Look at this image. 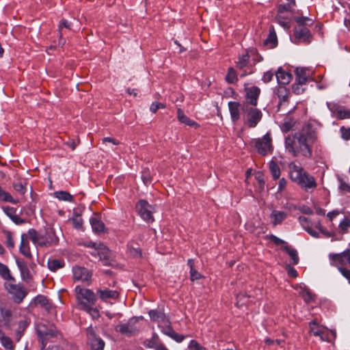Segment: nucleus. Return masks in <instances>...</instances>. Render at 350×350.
<instances>
[{
	"label": "nucleus",
	"instance_id": "1",
	"mask_svg": "<svg viewBox=\"0 0 350 350\" xmlns=\"http://www.w3.org/2000/svg\"><path fill=\"white\" fill-rule=\"evenodd\" d=\"M317 139V131L311 124L303 126L301 130L293 135L286 137L284 146L286 152L295 157L301 155L309 158L312 156V146Z\"/></svg>",
	"mask_w": 350,
	"mask_h": 350
},
{
	"label": "nucleus",
	"instance_id": "2",
	"mask_svg": "<svg viewBox=\"0 0 350 350\" xmlns=\"http://www.w3.org/2000/svg\"><path fill=\"white\" fill-rule=\"evenodd\" d=\"M289 178L299 185L306 191L313 190L317 187L316 181L313 176H310L300 165L295 162L288 164Z\"/></svg>",
	"mask_w": 350,
	"mask_h": 350
},
{
	"label": "nucleus",
	"instance_id": "3",
	"mask_svg": "<svg viewBox=\"0 0 350 350\" xmlns=\"http://www.w3.org/2000/svg\"><path fill=\"white\" fill-rule=\"evenodd\" d=\"M243 124L248 128H254L260 121L262 113L258 109L250 106L248 103H243L241 106Z\"/></svg>",
	"mask_w": 350,
	"mask_h": 350
},
{
	"label": "nucleus",
	"instance_id": "4",
	"mask_svg": "<svg viewBox=\"0 0 350 350\" xmlns=\"http://www.w3.org/2000/svg\"><path fill=\"white\" fill-rule=\"evenodd\" d=\"M29 234L32 242L41 247H49L58 242V238L52 228L46 230L44 234H38L36 230L31 229Z\"/></svg>",
	"mask_w": 350,
	"mask_h": 350
},
{
	"label": "nucleus",
	"instance_id": "5",
	"mask_svg": "<svg viewBox=\"0 0 350 350\" xmlns=\"http://www.w3.org/2000/svg\"><path fill=\"white\" fill-rule=\"evenodd\" d=\"M141 317H133L126 323H122L116 326L115 330L125 336H131L136 334L140 327L138 325L139 320L142 319Z\"/></svg>",
	"mask_w": 350,
	"mask_h": 350
},
{
	"label": "nucleus",
	"instance_id": "6",
	"mask_svg": "<svg viewBox=\"0 0 350 350\" xmlns=\"http://www.w3.org/2000/svg\"><path fill=\"white\" fill-rule=\"evenodd\" d=\"M136 210L145 221L151 223L154 221L152 214L156 211L155 206L149 204L145 200H140L136 204Z\"/></svg>",
	"mask_w": 350,
	"mask_h": 350
},
{
	"label": "nucleus",
	"instance_id": "7",
	"mask_svg": "<svg viewBox=\"0 0 350 350\" xmlns=\"http://www.w3.org/2000/svg\"><path fill=\"white\" fill-rule=\"evenodd\" d=\"M4 286L6 291L12 295L14 301L16 303L21 302L27 295L25 288L22 285L15 284L14 278L6 281Z\"/></svg>",
	"mask_w": 350,
	"mask_h": 350
},
{
	"label": "nucleus",
	"instance_id": "8",
	"mask_svg": "<svg viewBox=\"0 0 350 350\" xmlns=\"http://www.w3.org/2000/svg\"><path fill=\"white\" fill-rule=\"evenodd\" d=\"M252 143L257 152L261 155L265 156L273 150L271 137L269 133H267L261 138L253 139Z\"/></svg>",
	"mask_w": 350,
	"mask_h": 350
},
{
	"label": "nucleus",
	"instance_id": "9",
	"mask_svg": "<svg viewBox=\"0 0 350 350\" xmlns=\"http://www.w3.org/2000/svg\"><path fill=\"white\" fill-rule=\"evenodd\" d=\"M75 292L81 308L85 304L94 305L96 299L92 290L77 286L75 288Z\"/></svg>",
	"mask_w": 350,
	"mask_h": 350
},
{
	"label": "nucleus",
	"instance_id": "10",
	"mask_svg": "<svg viewBox=\"0 0 350 350\" xmlns=\"http://www.w3.org/2000/svg\"><path fill=\"white\" fill-rule=\"evenodd\" d=\"M294 39L295 42H306L308 43L311 41V34L306 26V23H297L294 28Z\"/></svg>",
	"mask_w": 350,
	"mask_h": 350
},
{
	"label": "nucleus",
	"instance_id": "11",
	"mask_svg": "<svg viewBox=\"0 0 350 350\" xmlns=\"http://www.w3.org/2000/svg\"><path fill=\"white\" fill-rule=\"evenodd\" d=\"M327 106L334 117L340 120L350 118V109L334 103H327Z\"/></svg>",
	"mask_w": 350,
	"mask_h": 350
},
{
	"label": "nucleus",
	"instance_id": "12",
	"mask_svg": "<svg viewBox=\"0 0 350 350\" xmlns=\"http://www.w3.org/2000/svg\"><path fill=\"white\" fill-rule=\"evenodd\" d=\"M36 329L38 334L42 340L43 346L44 345V341L49 338L55 336L57 332L55 328L53 326L47 327L46 325L42 323L37 325Z\"/></svg>",
	"mask_w": 350,
	"mask_h": 350
},
{
	"label": "nucleus",
	"instance_id": "13",
	"mask_svg": "<svg viewBox=\"0 0 350 350\" xmlns=\"http://www.w3.org/2000/svg\"><path fill=\"white\" fill-rule=\"evenodd\" d=\"M88 343L92 350H103L105 342L97 337L92 327H89L88 331Z\"/></svg>",
	"mask_w": 350,
	"mask_h": 350
},
{
	"label": "nucleus",
	"instance_id": "14",
	"mask_svg": "<svg viewBox=\"0 0 350 350\" xmlns=\"http://www.w3.org/2000/svg\"><path fill=\"white\" fill-rule=\"evenodd\" d=\"M310 332L316 336H319L323 341L329 342L331 339L327 334V329L320 326L315 321L310 323Z\"/></svg>",
	"mask_w": 350,
	"mask_h": 350
},
{
	"label": "nucleus",
	"instance_id": "15",
	"mask_svg": "<svg viewBox=\"0 0 350 350\" xmlns=\"http://www.w3.org/2000/svg\"><path fill=\"white\" fill-rule=\"evenodd\" d=\"M72 273L75 280L81 282H88L92 276V273L88 269L79 266L73 267Z\"/></svg>",
	"mask_w": 350,
	"mask_h": 350
},
{
	"label": "nucleus",
	"instance_id": "16",
	"mask_svg": "<svg viewBox=\"0 0 350 350\" xmlns=\"http://www.w3.org/2000/svg\"><path fill=\"white\" fill-rule=\"evenodd\" d=\"M260 92V88L256 86H252L247 88L246 90L247 102L245 103H248L250 106H256Z\"/></svg>",
	"mask_w": 350,
	"mask_h": 350
},
{
	"label": "nucleus",
	"instance_id": "17",
	"mask_svg": "<svg viewBox=\"0 0 350 350\" xmlns=\"http://www.w3.org/2000/svg\"><path fill=\"white\" fill-rule=\"evenodd\" d=\"M87 245L88 247H96L98 245V248L100 250V252L98 253V258L103 262V265H106L109 264V251L103 243L90 241Z\"/></svg>",
	"mask_w": 350,
	"mask_h": 350
},
{
	"label": "nucleus",
	"instance_id": "18",
	"mask_svg": "<svg viewBox=\"0 0 350 350\" xmlns=\"http://www.w3.org/2000/svg\"><path fill=\"white\" fill-rule=\"evenodd\" d=\"M8 329L2 328L0 325V343L6 350H14V345L11 338L6 334Z\"/></svg>",
	"mask_w": 350,
	"mask_h": 350
},
{
	"label": "nucleus",
	"instance_id": "19",
	"mask_svg": "<svg viewBox=\"0 0 350 350\" xmlns=\"http://www.w3.org/2000/svg\"><path fill=\"white\" fill-rule=\"evenodd\" d=\"M242 104L237 102H228V108L230 113V118L233 122H236L240 118Z\"/></svg>",
	"mask_w": 350,
	"mask_h": 350
},
{
	"label": "nucleus",
	"instance_id": "20",
	"mask_svg": "<svg viewBox=\"0 0 350 350\" xmlns=\"http://www.w3.org/2000/svg\"><path fill=\"white\" fill-rule=\"evenodd\" d=\"M294 288L304 298L306 302L309 303L313 299V295L304 284L301 283L296 284L294 286Z\"/></svg>",
	"mask_w": 350,
	"mask_h": 350
},
{
	"label": "nucleus",
	"instance_id": "21",
	"mask_svg": "<svg viewBox=\"0 0 350 350\" xmlns=\"http://www.w3.org/2000/svg\"><path fill=\"white\" fill-rule=\"evenodd\" d=\"M148 314L151 320L157 323L159 326L167 323L168 319L165 314L158 310H151Z\"/></svg>",
	"mask_w": 350,
	"mask_h": 350
},
{
	"label": "nucleus",
	"instance_id": "22",
	"mask_svg": "<svg viewBox=\"0 0 350 350\" xmlns=\"http://www.w3.org/2000/svg\"><path fill=\"white\" fill-rule=\"evenodd\" d=\"M287 213L284 211L273 210L270 214V221L273 226L280 224L286 217Z\"/></svg>",
	"mask_w": 350,
	"mask_h": 350
},
{
	"label": "nucleus",
	"instance_id": "23",
	"mask_svg": "<svg viewBox=\"0 0 350 350\" xmlns=\"http://www.w3.org/2000/svg\"><path fill=\"white\" fill-rule=\"evenodd\" d=\"M0 316V325H1L2 328L10 329V321L12 316L10 310L6 308H1Z\"/></svg>",
	"mask_w": 350,
	"mask_h": 350
},
{
	"label": "nucleus",
	"instance_id": "24",
	"mask_svg": "<svg viewBox=\"0 0 350 350\" xmlns=\"http://www.w3.org/2000/svg\"><path fill=\"white\" fill-rule=\"evenodd\" d=\"M177 118L180 122L185 124L193 128H198L199 126V124L194 120L187 117L180 108H178L177 109Z\"/></svg>",
	"mask_w": 350,
	"mask_h": 350
},
{
	"label": "nucleus",
	"instance_id": "25",
	"mask_svg": "<svg viewBox=\"0 0 350 350\" xmlns=\"http://www.w3.org/2000/svg\"><path fill=\"white\" fill-rule=\"evenodd\" d=\"M278 82L280 84L286 85L288 84L292 78L291 74L286 72L282 68H279L277 72L275 73Z\"/></svg>",
	"mask_w": 350,
	"mask_h": 350
},
{
	"label": "nucleus",
	"instance_id": "26",
	"mask_svg": "<svg viewBox=\"0 0 350 350\" xmlns=\"http://www.w3.org/2000/svg\"><path fill=\"white\" fill-rule=\"evenodd\" d=\"M329 260L331 265L334 266L346 265V251L340 254H329Z\"/></svg>",
	"mask_w": 350,
	"mask_h": 350
},
{
	"label": "nucleus",
	"instance_id": "27",
	"mask_svg": "<svg viewBox=\"0 0 350 350\" xmlns=\"http://www.w3.org/2000/svg\"><path fill=\"white\" fill-rule=\"evenodd\" d=\"M296 81L305 83L310 76V71L305 68H297L295 70Z\"/></svg>",
	"mask_w": 350,
	"mask_h": 350
},
{
	"label": "nucleus",
	"instance_id": "28",
	"mask_svg": "<svg viewBox=\"0 0 350 350\" xmlns=\"http://www.w3.org/2000/svg\"><path fill=\"white\" fill-rule=\"evenodd\" d=\"M90 222L92 228L95 232H103L105 228L103 222L100 219L98 215H94L90 217Z\"/></svg>",
	"mask_w": 350,
	"mask_h": 350
},
{
	"label": "nucleus",
	"instance_id": "29",
	"mask_svg": "<svg viewBox=\"0 0 350 350\" xmlns=\"http://www.w3.org/2000/svg\"><path fill=\"white\" fill-rule=\"evenodd\" d=\"M21 253L26 257H31V254L29 247L27 237L25 234H22L21 237V245L19 247Z\"/></svg>",
	"mask_w": 350,
	"mask_h": 350
},
{
	"label": "nucleus",
	"instance_id": "30",
	"mask_svg": "<svg viewBox=\"0 0 350 350\" xmlns=\"http://www.w3.org/2000/svg\"><path fill=\"white\" fill-rule=\"evenodd\" d=\"M17 267L20 270L21 275L23 280H28L30 278V272L27 263L23 260L16 259Z\"/></svg>",
	"mask_w": 350,
	"mask_h": 350
},
{
	"label": "nucleus",
	"instance_id": "31",
	"mask_svg": "<svg viewBox=\"0 0 350 350\" xmlns=\"http://www.w3.org/2000/svg\"><path fill=\"white\" fill-rule=\"evenodd\" d=\"M97 293L103 301H107L108 299H116L118 297V293L116 291L109 290L107 288L98 290Z\"/></svg>",
	"mask_w": 350,
	"mask_h": 350
},
{
	"label": "nucleus",
	"instance_id": "32",
	"mask_svg": "<svg viewBox=\"0 0 350 350\" xmlns=\"http://www.w3.org/2000/svg\"><path fill=\"white\" fill-rule=\"evenodd\" d=\"M49 269L52 271H56L57 270L62 269L64 267L65 263L63 260L58 258L49 259L47 262Z\"/></svg>",
	"mask_w": 350,
	"mask_h": 350
},
{
	"label": "nucleus",
	"instance_id": "33",
	"mask_svg": "<svg viewBox=\"0 0 350 350\" xmlns=\"http://www.w3.org/2000/svg\"><path fill=\"white\" fill-rule=\"evenodd\" d=\"M264 44L268 46L269 48H273L277 44V36L275 31L273 27L269 29V34L266 40L264 41Z\"/></svg>",
	"mask_w": 350,
	"mask_h": 350
},
{
	"label": "nucleus",
	"instance_id": "34",
	"mask_svg": "<svg viewBox=\"0 0 350 350\" xmlns=\"http://www.w3.org/2000/svg\"><path fill=\"white\" fill-rule=\"evenodd\" d=\"M144 345L154 350H160L164 346L163 344L157 342V336L156 334H154L151 339L146 340L144 342Z\"/></svg>",
	"mask_w": 350,
	"mask_h": 350
},
{
	"label": "nucleus",
	"instance_id": "35",
	"mask_svg": "<svg viewBox=\"0 0 350 350\" xmlns=\"http://www.w3.org/2000/svg\"><path fill=\"white\" fill-rule=\"evenodd\" d=\"M250 57L247 53V50L245 54L239 55L237 61L236 62L237 66L240 69L243 70L249 64Z\"/></svg>",
	"mask_w": 350,
	"mask_h": 350
},
{
	"label": "nucleus",
	"instance_id": "36",
	"mask_svg": "<svg viewBox=\"0 0 350 350\" xmlns=\"http://www.w3.org/2000/svg\"><path fill=\"white\" fill-rule=\"evenodd\" d=\"M269 167L273 178L274 180L278 179L280 176L281 172L276 162L272 159L269 163Z\"/></svg>",
	"mask_w": 350,
	"mask_h": 350
},
{
	"label": "nucleus",
	"instance_id": "37",
	"mask_svg": "<svg viewBox=\"0 0 350 350\" xmlns=\"http://www.w3.org/2000/svg\"><path fill=\"white\" fill-rule=\"evenodd\" d=\"M54 196L59 200L66 202H72L73 196L65 191H57L54 193Z\"/></svg>",
	"mask_w": 350,
	"mask_h": 350
},
{
	"label": "nucleus",
	"instance_id": "38",
	"mask_svg": "<svg viewBox=\"0 0 350 350\" xmlns=\"http://www.w3.org/2000/svg\"><path fill=\"white\" fill-rule=\"evenodd\" d=\"M247 53L250 59H252L254 64L260 62L263 60L262 57L258 53L257 50L254 48L248 49Z\"/></svg>",
	"mask_w": 350,
	"mask_h": 350
},
{
	"label": "nucleus",
	"instance_id": "39",
	"mask_svg": "<svg viewBox=\"0 0 350 350\" xmlns=\"http://www.w3.org/2000/svg\"><path fill=\"white\" fill-rule=\"evenodd\" d=\"M94 305L85 304L81 309L88 313L94 319H96L100 317L99 311L96 308L93 307Z\"/></svg>",
	"mask_w": 350,
	"mask_h": 350
},
{
	"label": "nucleus",
	"instance_id": "40",
	"mask_svg": "<svg viewBox=\"0 0 350 350\" xmlns=\"http://www.w3.org/2000/svg\"><path fill=\"white\" fill-rule=\"evenodd\" d=\"M0 200L3 202H10L12 204H16L18 203V200L14 199L12 196L6 191L0 187Z\"/></svg>",
	"mask_w": 350,
	"mask_h": 350
},
{
	"label": "nucleus",
	"instance_id": "41",
	"mask_svg": "<svg viewBox=\"0 0 350 350\" xmlns=\"http://www.w3.org/2000/svg\"><path fill=\"white\" fill-rule=\"evenodd\" d=\"M0 275L6 281H10L14 278L11 275L8 267L1 262H0Z\"/></svg>",
	"mask_w": 350,
	"mask_h": 350
},
{
	"label": "nucleus",
	"instance_id": "42",
	"mask_svg": "<svg viewBox=\"0 0 350 350\" xmlns=\"http://www.w3.org/2000/svg\"><path fill=\"white\" fill-rule=\"evenodd\" d=\"M294 126V122L292 119L286 118L283 123L281 125V130L284 132L287 133L290 131Z\"/></svg>",
	"mask_w": 350,
	"mask_h": 350
},
{
	"label": "nucleus",
	"instance_id": "43",
	"mask_svg": "<svg viewBox=\"0 0 350 350\" xmlns=\"http://www.w3.org/2000/svg\"><path fill=\"white\" fill-rule=\"evenodd\" d=\"M226 79L230 83H234L237 81L238 78H237V72L233 68H228V74L226 77Z\"/></svg>",
	"mask_w": 350,
	"mask_h": 350
},
{
	"label": "nucleus",
	"instance_id": "44",
	"mask_svg": "<svg viewBox=\"0 0 350 350\" xmlns=\"http://www.w3.org/2000/svg\"><path fill=\"white\" fill-rule=\"evenodd\" d=\"M284 250L291 258L293 264L297 265L299 262V257L297 256V251L295 249L291 248L289 247H286Z\"/></svg>",
	"mask_w": 350,
	"mask_h": 350
},
{
	"label": "nucleus",
	"instance_id": "45",
	"mask_svg": "<svg viewBox=\"0 0 350 350\" xmlns=\"http://www.w3.org/2000/svg\"><path fill=\"white\" fill-rule=\"evenodd\" d=\"M159 327L161 328L162 332L170 337H171L173 333L174 332V329L172 328L170 325L169 320H167V323H163L162 325H160Z\"/></svg>",
	"mask_w": 350,
	"mask_h": 350
},
{
	"label": "nucleus",
	"instance_id": "46",
	"mask_svg": "<svg viewBox=\"0 0 350 350\" xmlns=\"http://www.w3.org/2000/svg\"><path fill=\"white\" fill-rule=\"evenodd\" d=\"M293 7L294 5H290L286 3L284 4H280L278 5V11L280 14H284L285 12L291 13Z\"/></svg>",
	"mask_w": 350,
	"mask_h": 350
},
{
	"label": "nucleus",
	"instance_id": "47",
	"mask_svg": "<svg viewBox=\"0 0 350 350\" xmlns=\"http://www.w3.org/2000/svg\"><path fill=\"white\" fill-rule=\"evenodd\" d=\"M188 265L190 267L191 279L192 280H198L200 278V274L193 269V262L192 260H188Z\"/></svg>",
	"mask_w": 350,
	"mask_h": 350
},
{
	"label": "nucleus",
	"instance_id": "48",
	"mask_svg": "<svg viewBox=\"0 0 350 350\" xmlns=\"http://www.w3.org/2000/svg\"><path fill=\"white\" fill-rule=\"evenodd\" d=\"M128 252L131 256L135 258H139L142 256V252L139 247H134L132 245L128 246Z\"/></svg>",
	"mask_w": 350,
	"mask_h": 350
},
{
	"label": "nucleus",
	"instance_id": "49",
	"mask_svg": "<svg viewBox=\"0 0 350 350\" xmlns=\"http://www.w3.org/2000/svg\"><path fill=\"white\" fill-rule=\"evenodd\" d=\"M339 227L343 232H347L350 228V219L344 218L339 224Z\"/></svg>",
	"mask_w": 350,
	"mask_h": 350
},
{
	"label": "nucleus",
	"instance_id": "50",
	"mask_svg": "<svg viewBox=\"0 0 350 350\" xmlns=\"http://www.w3.org/2000/svg\"><path fill=\"white\" fill-rule=\"evenodd\" d=\"M142 178L144 183L146 185L151 183V176L148 169H144L142 171Z\"/></svg>",
	"mask_w": 350,
	"mask_h": 350
},
{
	"label": "nucleus",
	"instance_id": "51",
	"mask_svg": "<svg viewBox=\"0 0 350 350\" xmlns=\"http://www.w3.org/2000/svg\"><path fill=\"white\" fill-rule=\"evenodd\" d=\"M4 213L9 217L10 219H12L14 216L16 215V209L13 207L10 206H3L2 208Z\"/></svg>",
	"mask_w": 350,
	"mask_h": 350
},
{
	"label": "nucleus",
	"instance_id": "52",
	"mask_svg": "<svg viewBox=\"0 0 350 350\" xmlns=\"http://www.w3.org/2000/svg\"><path fill=\"white\" fill-rule=\"evenodd\" d=\"M13 187L14 189L21 194H24L26 192L25 184L21 182L14 183Z\"/></svg>",
	"mask_w": 350,
	"mask_h": 350
},
{
	"label": "nucleus",
	"instance_id": "53",
	"mask_svg": "<svg viewBox=\"0 0 350 350\" xmlns=\"http://www.w3.org/2000/svg\"><path fill=\"white\" fill-rule=\"evenodd\" d=\"M305 83H300L297 82L293 85V91L296 94H301L304 92V85Z\"/></svg>",
	"mask_w": 350,
	"mask_h": 350
},
{
	"label": "nucleus",
	"instance_id": "54",
	"mask_svg": "<svg viewBox=\"0 0 350 350\" xmlns=\"http://www.w3.org/2000/svg\"><path fill=\"white\" fill-rule=\"evenodd\" d=\"M299 222L302 226V228L306 230V228H308L309 226H311L310 221L309 219L304 217V216H300L298 218Z\"/></svg>",
	"mask_w": 350,
	"mask_h": 350
},
{
	"label": "nucleus",
	"instance_id": "55",
	"mask_svg": "<svg viewBox=\"0 0 350 350\" xmlns=\"http://www.w3.org/2000/svg\"><path fill=\"white\" fill-rule=\"evenodd\" d=\"M188 348L190 350H206L204 347L200 345L196 340H193L190 341Z\"/></svg>",
	"mask_w": 350,
	"mask_h": 350
},
{
	"label": "nucleus",
	"instance_id": "56",
	"mask_svg": "<svg viewBox=\"0 0 350 350\" xmlns=\"http://www.w3.org/2000/svg\"><path fill=\"white\" fill-rule=\"evenodd\" d=\"M273 75H274L273 72H272L271 70L267 71L263 74L262 77V81L265 83H269V81H271L272 80Z\"/></svg>",
	"mask_w": 350,
	"mask_h": 350
},
{
	"label": "nucleus",
	"instance_id": "57",
	"mask_svg": "<svg viewBox=\"0 0 350 350\" xmlns=\"http://www.w3.org/2000/svg\"><path fill=\"white\" fill-rule=\"evenodd\" d=\"M72 222L73 226L75 228H80L83 224V220H82L81 217L79 215H76L75 217H73L72 219Z\"/></svg>",
	"mask_w": 350,
	"mask_h": 350
},
{
	"label": "nucleus",
	"instance_id": "58",
	"mask_svg": "<svg viewBox=\"0 0 350 350\" xmlns=\"http://www.w3.org/2000/svg\"><path fill=\"white\" fill-rule=\"evenodd\" d=\"M338 269L342 276H344L350 284V270L340 267H338Z\"/></svg>",
	"mask_w": 350,
	"mask_h": 350
},
{
	"label": "nucleus",
	"instance_id": "59",
	"mask_svg": "<svg viewBox=\"0 0 350 350\" xmlns=\"http://www.w3.org/2000/svg\"><path fill=\"white\" fill-rule=\"evenodd\" d=\"M165 105L160 103H152L150 107V110L152 113H156L157 111L160 108H164Z\"/></svg>",
	"mask_w": 350,
	"mask_h": 350
},
{
	"label": "nucleus",
	"instance_id": "60",
	"mask_svg": "<svg viewBox=\"0 0 350 350\" xmlns=\"http://www.w3.org/2000/svg\"><path fill=\"white\" fill-rule=\"evenodd\" d=\"M342 137L343 139L348 140L350 139V127L348 129H345V127H341L340 129Z\"/></svg>",
	"mask_w": 350,
	"mask_h": 350
},
{
	"label": "nucleus",
	"instance_id": "61",
	"mask_svg": "<svg viewBox=\"0 0 350 350\" xmlns=\"http://www.w3.org/2000/svg\"><path fill=\"white\" fill-rule=\"evenodd\" d=\"M36 301L42 306H45L48 304V299L43 295L38 296L36 299Z\"/></svg>",
	"mask_w": 350,
	"mask_h": 350
},
{
	"label": "nucleus",
	"instance_id": "62",
	"mask_svg": "<svg viewBox=\"0 0 350 350\" xmlns=\"http://www.w3.org/2000/svg\"><path fill=\"white\" fill-rule=\"evenodd\" d=\"M278 96L282 97V100L284 101L287 97V92L285 87H280L278 90Z\"/></svg>",
	"mask_w": 350,
	"mask_h": 350
},
{
	"label": "nucleus",
	"instance_id": "63",
	"mask_svg": "<svg viewBox=\"0 0 350 350\" xmlns=\"http://www.w3.org/2000/svg\"><path fill=\"white\" fill-rule=\"evenodd\" d=\"M286 185H287V180L284 178H280L279 180V183H278V191H283L286 188Z\"/></svg>",
	"mask_w": 350,
	"mask_h": 350
},
{
	"label": "nucleus",
	"instance_id": "64",
	"mask_svg": "<svg viewBox=\"0 0 350 350\" xmlns=\"http://www.w3.org/2000/svg\"><path fill=\"white\" fill-rule=\"evenodd\" d=\"M170 338H172L178 342H180L184 340L185 336L183 335H180L174 332Z\"/></svg>",
	"mask_w": 350,
	"mask_h": 350
}]
</instances>
